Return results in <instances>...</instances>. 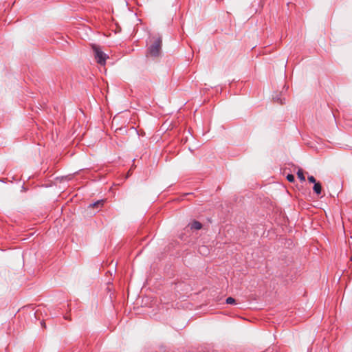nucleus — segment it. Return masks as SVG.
Listing matches in <instances>:
<instances>
[{
  "mask_svg": "<svg viewBox=\"0 0 352 352\" xmlns=\"http://www.w3.org/2000/svg\"><path fill=\"white\" fill-rule=\"evenodd\" d=\"M162 45V37L159 36L155 38L153 43L147 49L146 56L154 58L159 56L161 53Z\"/></svg>",
  "mask_w": 352,
  "mask_h": 352,
  "instance_id": "f257e3e1",
  "label": "nucleus"
},
{
  "mask_svg": "<svg viewBox=\"0 0 352 352\" xmlns=\"http://www.w3.org/2000/svg\"><path fill=\"white\" fill-rule=\"evenodd\" d=\"M91 48L93 50L94 55L97 63L100 65H105L106 60L107 58H109V56L103 52L100 47L97 45L93 44L91 45Z\"/></svg>",
  "mask_w": 352,
  "mask_h": 352,
  "instance_id": "f03ea898",
  "label": "nucleus"
},
{
  "mask_svg": "<svg viewBox=\"0 0 352 352\" xmlns=\"http://www.w3.org/2000/svg\"><path fill=\"white\" fill-rule=\"evenodd\" d=\"M202 226H203L202 224L197 220L192 221V222L189 223L188 225V227L192 230H201L202 228Z\"/></svg>",
  "mask_w": 352,
  "mask_h": 352,
  "instance_id": "7ed1b4c3",
  "label": "nucleus"
},
{
  "mask_svg": "<svg viewBox=\"0 0 352 352\" xmlns=\"http://www.w3.org/2000/svg\"><path fill=\"white\" fill-rule=\"evenodd\" d=\"M314 192L316 193L317 195H320L322 192V186L320 182H317L314 184V188H313Z\"/></svg>",
  "mask_w": 352,
  "mask_h": 352,
  "instance_id": "20e7f679",
  "label": "nucleus"
},
{
  "mask_svg": "<svg viewBox=\"0 0 352 352\" xmlns=\"http://www.w3.org/2000/svg\"><path fill=\"white\" fill-rule=\"evenodd\" d=\"M103 204H104L103 199L98 200L96 202H95L92 204H90V207L99 208L103 206Z\"/></svg>",
  "mask_w": 352,
  "mask_h": 352,
  "instance_id": "39448f33",
  "label": "nucleus"
},
{
  "mask_svg": "<svg viewBox=\"0 0 352 352\" xmlns=\"http://www.w3.org/2000/svg\"><path fill=\"white\" fill-rule=\"evenodd\" d=\"M273 100L280 104H284L280 94H277L276 96H273Z\"/></svg>",
  "mask_w": 352,
  "mask_h": 352,
  "instance_id": "423d86ee",
  "label": "nucleus"
},
{
  "mask_svg": "<svg viewBox=\"0 0 352 352\" xmlns=\"http://www.w3.org/2000/svg\"><path fill=\"white\" fill-rule=\"evenodd\" d=\"M297 175L300 181L305 182V177L302 169L298 170Z\"/></svg>",
  "mask_w": 352,
  "mask_h": 352,
  "instance_id": "0eeeda50",
  "label": "nucleus"
},
{
  "mask_svg": "<svg viewBox=\"0 0 352 352\" xmlns=\"http://www.w3.org/2000/svg\"><path fill=\"white\" fill-rule=\"evenodd\" d=\"M226 301V303H228V304H235V302H236L235 299L233 298L232 297L227 298Z\"/></svg>",
  "mask_w": 352,
  "mask_h": 352,
  "instance_id": "6e6552de",
  "label": "nucleus"
},
{
  "mask_svg": "<svg viewBox=\"0 0 352 352\" xmlns=\"http://www.w3.org/2000/svg\"><path fill=\"white\" fill-rule=\"evenodd\" d=\"M287 179L289 182H294V180H295V177H294V176L292 174H289V175H287Z\"/></svg>",
  "mask_w": 352,
  "mask_h": 352,
  "instance_id": "1a4fd4ad",
  "label": "nucleus"
},
{
  "mask_svg": "<svg viewBox=\"0 0 352 352\" xmlns=\"http://www.w3.org/2000/svg\"><path fill=\"white\" fill-rule=\"evenodd\" d=\"M308 181L310 183H313V184L317 183L315 177L314 176H312V175L308 177Z\"/></svg>",
  "mask_w": 352,
  "mask_h": 352,
  "instance_id": "9d476101",
  "label": "nucleus"
},
{
  "mask_svg": "<svg viewBox=\"0 0 352 352\" xmlns=\"http://www.w3.org/2000/svg\"><path fill=\"white\" fill-rule=\"evenodd\" d=\"M41 325L43 327L45 328V323L44 322L43 320L41 322Z\"/></svg>",
  "mask_w": 352,
  "mask_h": 352,
  "instance_id": "9b49d317",
  "label": "nucleus"
},
{
  "mask_svg": "<svg viewBox=\"0 0 352 352\" xmlns=\"http://www.w3.org/2000/svg\"><path fill=\"white\" fill-rule=\"evenodd\" d=\"M38 311V310H36V311L34 313V315L35 318H36V317H37Z\"/></svg>",
  "mask_w": 352,
  "mask_h": 352,
  "instance_id": "f8f14e48",
  "label": "nucleus"
}]
</instances>
